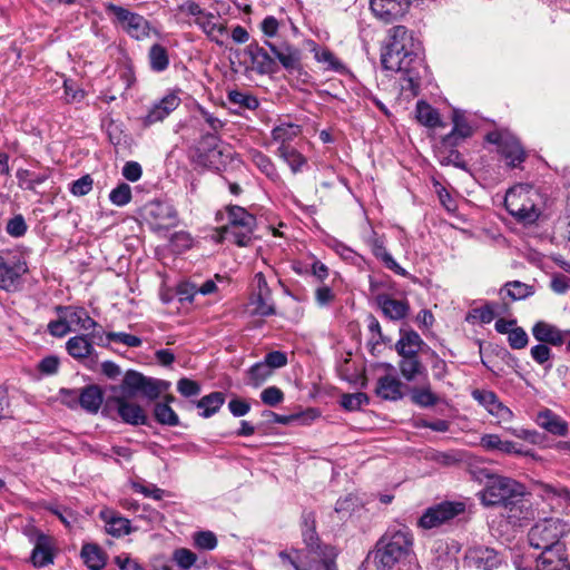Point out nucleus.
<instances>
[{
    "mask_svg": "<svg viewBox=\"0 0 570 570\" xmlns=\"http://www.w3.org/2000/svg\"><path fill=\"white\" fill-rule=\"evenodd\" d=\"M421 52V43L413 33L404 26H395L389 30L381 62L386 70L406 73L413 87L417 85L414 70L422 65Z\"/></svg>",
    "mask_w": 570,
    "mask_h": 570,
    "instance_id": "1",
    "label": "nucleus"
},
{
    "mask_svg": "<svg viewBox=\"0 0 570 570\" xmlns=\"http://www.w3.org/2000/svg\"><path fill=\"white\" fill-rule=\"evenodd\" d=\"M413 534L405 525L390 527L376 543L374 560L379 570H419Z\"/></svg>",
    "mask_w": 570,
    "mask_h": 570,
    "instance_id": "2",
    "label": "nucleus"
},
{
    "mask_svg": "<svg viewBox=\"0 0 570 570\" xmlns=\"http://www.w3.org/2000/svg\"><path fill=\"white\" fill-rule=\"evenodd\" d=\"M523 497L524 487L521 483L500 475L490 476L481 492L482 503L502 505L507 511L505 517L513 524L528 518L529 511Z\"/></svg>",
    "mask_w": 570,
    "mask_h": 570,
    "instance_id": "3",
    "label": "nucleus"
},
{
    "mask_svg": "<svg viewBox=\"0 0 570 570\" xmlns=\"http://www.w3.org/2000/svg\"><path fill=\"white\" fill-rule=\"evenodd\" d=\"M504 206L518 222L533 224L546 207V197L534 186L519 184L507 191Z\"/></svg>",
    "mask_w": 570,
    "mask_h": 570,
    "instance_id": "4",
    "label": "nucleus"
},
{
    "mask_svg": "<svg viewBox=\"0 0 570 570\" xmlns=\"http://www.w3.org/2000/svg\"><path fill=\"white\" fill-rule=\"evenodd\" d=\"M336 550L331 546H317L316 550H284L278 553L284 570H337Z\"/></svg>",
    "mask_w": 570,
    "mask_h": 570,
    "instance_id": "5",
    "label": "nucleus"
},
{
    "mask_svg": "<svg viewBox=\"0 0 570 570\" xmlns=\"http://www.w3.org/2000/svg\"><path fill=\"white\" fill-rule=\"evenodd\" d=\"M570 532V525L559 518H546L535 522L528 532L531 548L547 551L566 548L562 539Z\"/></svg>",
    "mask_w": 570,
    "mask_h": 570,
    "instance_id": "6",
    "label": "nucleus"
},
{
    "mask_svg": "<svg viewBox=\"0 0 570 570\" xmlns=\"http://www.w3.org/2000/svg\"><path fill=\"white\" fill-rule=\"evenodd\" d=\"M181 13L190 17L189 24L197 26L206 37L218 46H224L227 37V22L218 13L204 10L195 1H186L178 6Z\"/></svg>",
    "mask_w": 570,
    "mask_h": 570,
    "instance_id": "7",
    "label": "nucleus"
},
{
    "mask_svg": "<svg viewBox=\"0 0 570 570\" xmlns=\"http://www.w3.org/2000/svg\"><path fill=\"white\" fill-rule=\"evenodd\" d=\"M57 318L48 323L47 330L55 337H63L70 332L95 330L98 324L88 312L77 306H57Z\"/></svg>",
    "mask_w": 570,
    "mask_h": 570,
    "instance_id": "8",
    "label": "nucleus"
},
{
    "mask_svg": "<svg viewBox=\"0 0 570 570\" xmlns=\"http://www.w3.org/2000/svg\"><path fill=\"white\" fill-rule=\"evenodd\" d=\"M228 223L222 227V237L238 246H247L252 239L256 218L245 208L230 206L227 208Z\"/></svg>",
    "mask_w": 570,
    "mask_h": 570,
    "instance_id": "9",
    "label": "nucleus"
},
{
    "mask_svg": "<svg viewBox=\"0 0 570 570\" xmlns=\"http://www.w3.org/2000/svg\"><path fill=\"white\" fill-rule=\"evenodd\" d=\"M28 269V263L19 250L0 249V289L18 291Z\"/></svg>",
    "mask_w": 570,
    "mask_h": 570,
    "instance_id": "10",
    "label": "nucleus"
},
{
    "mask_svg": "<svg viewBox=\"0 0 570 570\" xmlns=\"http://www.w3.org/2000/svg\"><path fill=\"white\" fill-rule=\"evenodd\" d=\"M106 12L114 18V21L131 38L142 40L149 37L151 27L148 20L141 14L130 11L127 8L115 3L105 6Z\"/></svg>",
    "mask_w": 570,
    "mask_h": 570,
    "instance_id": "11",
    "label": "nucleus"
},
{
    "mask_svg": "<svg viewBox=\"0 0 570 570\" xmlns=\"http://www.w3.org/2000/svg\"><path fill=\"white\" fill-rule=\"evenodd\" d=\"M487 140L497 145L498 151L510 168H518L525 160V151L512 134L501 130L491 131L487 135Z\"/></svg>",
    "mask_w": 570,
    "mask_h": 570,
    "instance_id": "12",
    "label": "nucleus"
},
{
    "mask_svg": "<svg viewBox=\"0 0 570 570\" xmlns=\"http://www.w3.org/2000/svg\"><path fill=\"white\" fill-rule=\"evenodd\" d=\"M465 511L462 502L444 501L428 508L419 519V527L425 530L438 528Z\"/></svg>",
    "mask_w": 570,
    "mask_h": 570,
    "instance_id": "13",
    "label": "nucleus"
},
{
    "mask_svg": "<svg viewBox=\"0 0 570 570\" xmlns=\"http://www.w3.org/2000/svg\"><path fill=\"white\" fill-rule=\"evenodd\" d=\"M413 0H370V8L375 18L391 23L403 18Z\"/></svg>",
    "mask_w": 570,
    "mask_h": 570,
    "instance_id": "14",
    "label": "nucleus"
},
{
    "mask_svg": "<svg viewBox=\"0 0 570 570\" xmlns=\"http://www.w3.org/2000/svg\"><path fill=\"white\" fill-rule=\"evenodd\" d=\"M180 105V98L170 92L150 105L145 116L139 121L145 128L164 121Z\"/></svg>",
    "mask_w": 570,
    "mask_h": 570,
    "instance_id": "15",
    "label": "nucleus"
},
{
    "mask_svg": "<svg viewBox=\"0 0 570 570\" xmlns=\"http://www.w3.org/2000/svg\"><path fill=\"white\" fill-rule=\"evenodd\" d=\"M111 404H115L117 413L122 422L130 425H144L147 423V415L144 409L139 404L127 400L125 395L115 396L112 400H108L106 402V407H110Z\"/></svg>",
    "mask_w": 570,
    "mask_h": 570,
    "instance_id": "16",
    "label": "nucleus"
},
{
    "mask_svg": "<svg viewBox=\"0 0 570 570\" xmlns=\"http://www.w3.org/2000/svg\"><path fill=\"white\" fill-rule=\"evenodd\" d=\"M33 543L30 560L35 567L42 568L53 563L56 541L52 537L42 532L36 533L31 539Z\"/></svg>",
    "mask_w": 570,
    "mask_h": 570,
    "instance_id": "17",
    "label": "nucleus"
},
{
    "mask_svg": "<svg viewBox=\"0 0 570 570\" xmlns=\"http://www.w3.org/2000/svg\"><path fill=\"white\" fill-rule=\"evenodd\" d=\"M250 59L252 69L258 75H272L277 71L276 60L257 42H250L244 50Z\"/></svg>",
    "mask_w": 570,
    "mask_h": 570,
    "instance_id": "18",
    "label": "nucleus"
},
{
    "mask_svg": "<svg viewBox=\"0 0 570 570\" xmlns=\"http://www.w3.org/2000/svg\"><path fill=\"white\" fill-rule=\"evenodd\" d=\"M465 559L470 567L478 570H494L502 561L498 552L488 547H474L469 549Z\"/></svg>",
    "mask_w": 570,
    "mask_h": 570,
    "instance_id": "19",
    "label": "nucleus"
},
{
    "mask_svg": "<svg viewBox=\"0 0 570 570\" xmlns=\"http://www.w3.org/2000/svg\"><path fill=\"white\" fill-rule=\"evenodd\" d=\"M367 244L371 247L372 254L383 263V265L402 277H409L410 274L406 269H404L389 253L385 247V240L382 236H379L376 233H373L372 236L367 239Z\"/></svg>",
    "mask_w": 570,
    "mask_h": 570,
    "instance_id": "20",
    "label": "nucleus"
},
{
    "mask_svg": "<svg viewBox=\"0 0 570 570\" xmlns=\"http://www.w3.org/2000/svg\"><path fill=\"white\" fill-rule=\"evenodd\" d=\"M531 333L540 343L561 346L567 341L569 330H561L551 323L539 321L532 326Z\"/></svg>",
    "mask_w": 570,
    "mask_h": 570,
    "instance_id": "21",
    "label": "nucleus"
},
{
    "mask_svg": "<svg viewBox=\"0 0 570 570\" xmlns=\"http://www.w3.org/2000/svg\"><path fill=\"white\" fill-rule=\"evenodd\" d=\"M537 570H570L567 549L542 551L535 559Z\"/></svg>",
    "mask_w": 570,
    "mask_h": 570,
    "instance_id": "22",
    "label": "nucleus"
},
{
    "mask_svg": "<svg viewBox=\"0 0 570 570\" xmlns=\"http://www.w3.org/2000/svg\"><path fill=\"white\" fill-rule=\"evenodd\" d=\"M265 45L286 70L293 71L299 68L302 51L298 48L288 43L276 46L268 40Z\"/></svg>",
    "mask_w": 570,
    "mask_h": 570,
    "instance_id": "23",
    "label": "nucleus"
},
{
    "mask_svg": "<svg viewBox=\"0 0 570 570\" xmlns=\"http://www.w3.org/2000/svg\"><path fill=\"white\" fill-rule=\"evenodd\" d=\"M429 569L430 570H455L456 558L450 552L445 542L438 541L433 544L430 552Z\"/></svg>",
    "mask_w": 570,
    "mask_h": 570,
    "instance_id": "24",
    "label": "nucleus"
},
{
    "mask_svg": "<svg viewBox=\"0 0 570 570\" xmlns=\"http://www.w3.org/2000/svg\"><path fill=\"white\" fill-rule=\"evenodd\" d=\"M534 422L547 432L566 436L568 434V423L550 409L539 411L534 417Z\"/></svg>",
    "mask_w": 570,
    "mask_h": 570,
    "instance_id": "25",
    "label": "nucleus"
},
{
    "mask_svg": "<svg viewBox=\"0 0 570 570\" xmlns=\"http://www.w3.org/2000/svg\"><path fill=\"white\" fill-rule=\"evenodd\" d=\"M99 517L105 522L107 533L112 537L129 534L131 531L130 521L127 518L121 517L115 510L108 508L102 509Z\"/></svg>",
    "mask_w": 570,
    "mask_h": 570,
    "instance_id": "26",
    "label": "nucleus"
},
{
    "mask_svg": "<svg viewBox=\"0 0 570 570\" xmlns=\"http://www.w3.org/2000/svg\"><path fill=\"white\" fill-rule=\"evenodd\" d=\"M376 303L390 320L399 321L407 315L409 304L406 301L394 299L387 294H380L376 296Z\"/></svg>",
    "mask_w": 570,
    "mask_h": 570,
    "instance_id": "27",
    "label": "nucleus"
},
{
    "mask_svg": "<svg viewBox=\"0 0 570 570\" xmlns=\"http://www.w3.org/2000/svg\"><path fill=\"white\" fill-rule=\"evenodd\" d=\"M480 445L487 451H499L504 454H528V452H523L517 443L508 440H501L497 434L483 435L480 440Z\"/></svg>",
    "mask_w": 570,
    "mask_h": 570,
    "instance_id": "28",
    "label": "nucleus"
},
{
    "mask_svg": "<svg viewBox=\"0 0 570 570\" xmlns=\"http://www.w3.org/2000/svg\"><path fill=\"white\" fill-rule=\"evenodd\" d=\"M91 337L97 340L100 345H107L114 342L128 347H139L142 344L140 337L125 332H108L104 334L102 332L97 331L91 333Z\"/></svg>",
    "mask_w": 570,
    "mask_h": 570,
    "instance_id": "29",
    "label": "nucleus"
},
{
    "mask_svg": "<svg viewBox=\"0 0 570 570\" xmlns=\"http://www.w3.org/2000/svg\"><path fill=\"white\" fill-rule=\"evenodd\" d=\"M424 345L423 340L415 331H404L401 332L395 350L400 356L419 355Z\"/></svg>",
    "mask_w": 570,
    "mask_h": 570,
    "instance_id": "30",
    "label": "nucleus"
},
{
    "mask_svg": "<svg viewBox=\"0 0 570 570\" xmlns=\"http://www.w3.org/2000/svg\"><path fill=\"white\" fill-rule=\"evenodd\" d=\"M375 392L377 396L390 400V401H396L402 399V382L392 375H384L379 379Z\"/></svg>",
    "mask_w": 570,
    "mask_h": 570,
    "instance_id": "31",
    "label": "nucleus"
},
{
    "mask_svg": "<svg viewBox=\"0 0 570 570\" xmlns=\"http://www.w3.org/2000/svg\"><path fill=\"white\" fill-rule=\"evenodd\" d=\"M252 315L267 317L276 314V307L269 294H252L248 302Z\"/></svg>",
    "mask_w": 570,
    "mask_h": 570,
    "instance_id": "32",
    "label": "nucleus"
},
{
    "mask_svg": "<svg viewBox=\"0 0 570 570\" xmlns=\"http://www.w3.org/2000/svg\"><path fill=\"white\" fill-rule=\"evenodd\" d=\"M302 132V128L297 124L293 122H279L272 130L273 141L279 144L278 147H289L291 141L298 137Z\"/></svg>",
    "mask_w": 570,
    "mask_h": 570,
    "instance_id": "33",
    "label": "nucleus"
},
{
    "mask_svg": "<svg viewBox=\"0 0 570 570\" xmlns=\"http://www.w3.org/2000/svg\"><path fill=\"white\" fill-rule=\"evenodd\" d=\"M66 350L76 360L89 357L95 351L92 342L86 335L70 337L66 343Z\"/></svg>",
    "mask_w": 570,
    "mask_h": 570,
    "instance_id": "34",
    "label": "nucleus"
},
{
    "mask_svg": "<svg viewBox=\"0 0 570 570\" xmlns=\"http://www.w3.org/2000/svg\"><path fill=\"white\" fill-rule=\"evenodd\" d=\"M80 395V406L89 412L97 413L100 409L104 396L99 386L97 385H88L79 391Z\"/></svg>",
    "mask_w": 570,
    "mask_h": 570,
    "instance_id": "35",
    "label": "nucleus"
},
{
    "mask_svg": "<svg viewBox=\"0 0 570 570\" xmlns=\"http://www.w3.org/2000/svg\"><path fill=\"white\" fill-rule=\"evenodd\" d=\"M401 375L407 381L412 382L417 376L426 373L425 366L420 361L419 355L401 356L399 362Z\"/></svg>",
    "mask_w": 570,
    "mask_h": 570,
    "instance_id": "36",
    "label": "nucleus"
},
{
    "mask_svg": "<svg viewBox=\"0 0 570 570\" xmlns=\"http://www.w3.org/2000/svg\"><path fill=\"white\" fill-rule=\"evenodd\" d=\"M175 400L174 396H166L165 402H158L154 407V416L159 424L168 426H177L179 424V417L176 412L169 405Z\"/></svg>",
    "mask_w": 570,
    "mask_h": 570,
    "instance_id": "37",
    "label": "nucleus"
},
{
    "mask_svg": "<svg viewBox=\"0 0 570 570\" xmlns=\"http://www.w3.org/2000/svg\"><path fill=\"white\" fill-rule=\"evenodd\" d=\"M81 558L89 570H101L106 564V556L97 544H85L81 549Z\"/></svg>",
    "mask_w": 570,
    "mask_h": 570,
    "instance_id": "38",
    "label": "nucleus"
},
{
    "mask_svg": "<svg viewBox=\"0 0 570 570\" xmlns=\"http://www.w3.org/2000/svg\"><path fill=\"white\" fill-rule=\"evenodd\" d=\"M535 293L534 286L522 283L520 281H512L504 284L500 294L502 297H509L512 301L525 299Z\"/></svg>",
    "mask_w": 570,
    "mask_h": 570,
    "instance_id": "39",
    "label": "nucleus"
},
{
    "mask_svg": "<svg viewBox=\"0 0 570 570\" xmlns=\"http://www.w3.org/2000/svg\"><path fill=\"white\" fill-rule=\"evenodd\" d=\"M276 155L283 159L291 168L293 174H297L302 171L303 167L306 165V158L294 147H278L276 150Z\"/></svg>",
    "mask_w": 570,
    "mask_h": 570,
    "instance_id": "40",
    "label": "nucleus"
},
{
    "mask_svg": "<svg viewBox=\"0 0 570 570\" xmlns=\"http://www.w3.org/2000/svg\"><path fill=\"white\" fill-rule=\"evenodd\" d=\"M225 395L222 392H213L208 395L203 396L197 401L196 406L202 410L200 415L203 417H210L214 415L224 404Z\"/></svg>",
    "mask_w": 570,
    "mask_h": 570,
    "instance_id": "41",
    "label": "nucleus"
},
{
    "mask_svg": "<svg viewBox=\"0 0 570 570\" xmlns=\"http://www.w3.org/2000/svg\"><path fill=\"white\" fill-rule=\"evenodd\" d=\"M416 118L425 127L436 128L442 126L439 111L424 101L416 104Z\"/></svg>",
    "mask_w": 570,
    "mask_h": 570,
    "instance_id": "42",
    "label": "nucleus"
},
{
    "mask_svg": "<svg viewBox=\"0 0 570 570\" xmlns=\"http://www.w3.org/2000/svg\"><path fill=\"white\" fill-rule=\"evenodd\" d=\"M273 371L262 361L252 365L246 372V384L253 387H259L272 375Z\"/></svg>",
    "mask_w": 570,
    "mask_h": 570,
    "instance_id": "43",
    "label": "nucleus"
},
{
    "mask_svg": "<svg viewBox=\"0 0 570 570\" xmlns=\"http://www.w3.org/2000/svg\"><path fill=\"white\" fill-rule=\"evenodd\" d=\"M150 68L156 72L166 70L169 66V57L165 47L159 43L151 46L148 52Z\"/></svg>",
    "mask_w": 570,
    "mask_h": 570,
    "instance_id": "44",
    "label": "nucleus"
},
{
    "mask_svg": "<svg viewBox=\"0 0 570 570\" xmlns=\"http://www.w3.org/2000/svg\"><path fill=\"white\" fill-rule=\"evenodd\" d=\"M411 400L421 407H430L436 404L438 396L432 392L429 384L411 390Z\"/></svg>",
    "mask_w": 570,
    "mask_h": 570,
    "instance_id": "45",
    "label": "nucleus"
},
{
    "mask_svg": "<svg viewBox=\"0 0 570 570\" xmlns=\"http://www.w3.org/2000/svg\"><path fill=\"white\" fill-rule=\"evenodd\" d=\"M48 177V174H35L28 169L17 170L19 186L28 190H35L36 187L43 184Z\"/></svg>",
    "mask_w": 570,
    "mask_h": 570,
    "instance_id": "46",
    "label": "nucleus"
},
{
    "mask_svg": "<svg viewBox=\"0 0 570 570\" xmlns=\"http://www.w3.org/2000/svg\"><path fill=\"white\" fill-rule=\"evenodd\" d=\"M146 376L136 371H128L122 380L121 389L124 394L132 396L140 392L142 384L145 383Z\"/></svg>",
    "mask_w": 570,
    "mask_h": 570,
    "instance_id": "47",
    "label": "nucleus"
},
{
    "mask_svg": "<svg viewBox=\"0 0 570 570\" xmlns=\"http://www.w3.org/2000/svg\"><path fill=\"white\" fill-rule=\"evenodd\" d=\"M228 101L242 109L255 110L258 106V99L245 91L230 90L227 95Z\"/></svg>",
    "mask_w": 570,
    "mask_h": 570,
    "instance_id": "48",
    "label": "nucleus"
},
{
    "mask_svg": "<svg viewBox=\"0 0 570 570\" xmlns=\"http://www.w3.org/2000/svg\"><path fill=\"white\" fill-rule=\"evenodd\" d=\"M530 355L535 363L543 366L546 370H550L552 367V351L548 344L540 343L532 346Z\"/></svg>",
    "mask_w": 570,
    "mask_h": 570,
    "instance_id": "49",
    "label": "nucleus"
},
{
    "mask_svg": "<svg viewBox=\"0 0 570 570\" xmlns=\"http://www.w3.org/2000/svg\"><path fill=\"white\" fill-rule=\"evenodd\" d=\"M452 130L459 134L461 137H471L473 134V128L470 125L466 115L463 110L454 109L452 114Z\"/></svg>",
    "mask_w": 570,
    "mask_h": 570,
    "instance_id": "50",
    "label": "nucleus"
},
{
    "mask_svg": "<svg viewBox=\"0 0 570 570\" xmlns=\"http://www.w3.org/2000/svg\"><path fill=\"white\" fill-rule=\"evenodd\" d=\"M252 160L259 168V170L271 179H276L278 177L276 167L268 156L261 151H253Z\"/></svg>",
    "mask_w": 570,
    "mask_h": 570,
    "instance_id": "51",
    "label": "nucleus"
},
{
    "mask_svg": "<svg viewBox=\"0 0 570 570\" xmlns=\"http://www.w3.org/2000/svg\"><path fill=\"white\" fill-rule=\"evenodd\" d=\"M109 200L119 207L126 206L131 200V188L128 184L121 183L109 194Z\"/></svg>",
    "mask_w": 570,
    "mask_h": 570,
    "instance_id": "52",
    "label": "nucleus"
},
{
    "mask_svg": "<svg viewBox=\"0 0 570 570\" xmlns=\"http://www.w3.org/2000/svg\"><path fill=\"white\" fill-rule=\"evenodd\" d=\"M194 546L200 550L212 551L217 547V538L212 531H198L193 535Z\"/></svg>",
    "mask_w": 570,
    "mask_h": 570,
    "instance_id": "53",
    "label": "nucleus"
},
{
    "mask_svg": "<svg viewBox=\"0 0 570 570\" xmlns=\"http://www.w3.org/2000/svg\"><path fill=\"white\" fill-rule=\"evenodd\" d=\"M173 559L184 570L190 569L197 561V556L186 548H179L174 551Z\"/></svg>",
    "mask_w": 570,
    "mask_h": 570,
    "instance_id": "54",
    "label": "nucleus"
},
{
    "mask_svg": "<svg viewBox=\"0 0 570 570\" xmlns=\"http://www.w3.org/2000/svg\"><path fill=\"white\" fill-rule=\"evenodd\" d=\"M466 137H461L455 131L451 130L448 135H445L441 140V147L450 153V157L454 156L459 158V153L455 150L458 146H460Z\"/></svg>",
    "mask_w": 570,
    "mask_h": 570,
    "instance_id": "55",
    "label": "nucleus"
},
{
    "mask_svg": "<svg viewBox=\"0 0 570 570\" xmlns=\"http://www.w3.org/2000/svg\"><path fill=\"white\" fill-rule=\"evenodd\" d=\"M27 224L22 215H16L11 219L8 220L6 226V232L12 237H21L27 232Z\"/></svg>",
    "mask_w": 570,
    "mask_h": 570,
    "instance_id": "56",
    "label": "nucleus"
},
{
    "mask_svg": "<svg viewBox=\"0 0 570 570\" xmlns=\"http://www.w3.org/2000/svg\"><path fill=\"white\" fill-rule=\"evenodd\" d=\"M261 400L268 406H276L284 401V393L277 386H268L262 391Z\"/></svg>",
    "mask_w": 570,
    "mask_h": 570,
    "instance_id": "57",
    "label": "nucleus"
},
{
    "mask_svg": "<svg viewBox=\"0 0 570 570\" xmlns=\"http://www.w3.org/2000/svg\"><path fill=\"white\" fill-rule=\"evenodd\" d=\"M508 342L512 348L521 350L528 345L529 337L522 327H514L508 335Z\"/></svg>",
    "mask_w": 570,
    "mask_h": 570,
    "instance_id": "58",
    "label": "nucleus"
},
{
    "mask_svg": "<svg viewBox=\"0 0 570 570\" xmlns=\"http://www.w3.org/2000/svg\"><path fill=\"white\" fill-rule=\"evenodd\" d=\"M336 298L334 291L326 284H322L315 289V301L318 306L325 307Z\"/></svg>",
    "mask_w": 570,
    "mask_h": 570,
    "instance_id": "59",
    "label": "nucleus"
},
{
    "mask_svg": "<svg viewBox=\"0 0 570 570\" xmlns=\"http://www.w3.org/2000/svg\"><path fill=\"white\" fill-rule=\"evenodd\" d=\"M94 180L89 175H85L70 185V193L75 196H85L92 189Z\"/></svg>",
    "mask_w": 570,
    "mask_h": 570,
    "instance_id": "60",
    "label": "nucleus"
},
{
    "mask_svg": "<svg viewBox=\"0 0 570 570\" xmlns=\"http://www.w3.org/2000/svg\"><path fill=\"white\" fill-rule=\"evenodd\" d=\"M498 315V304L490 303L473 309V317H478L481 323L489 324Z\"/></svg>",
    "mask_w": 570,
    "mask_h": 570,
    "instance_id": "61",
    "label": "nucleus"
},
{
    "mask_svg": "<svg viewBox=\"0 0 570 570\" xmlns=\"http://www.w3.org/2000/svg\"><path fill=\"white\" fill-rule=\"evenodd\" d=\"M263 362L274 372L287 365V355L282 351H273L265 355Z\"/></svg>",
    "mask_w": 570,
    "mask_h": 570,
    "instance_id": "62",
    "label": "nucleus"
},
{
    "mask_svg": "<svg viewBox=\"0 0 570 570\" xmlns=\"http://www.w3.org/2000/svg\"><path fill=\"white\" fill-rule=\"evenodd\" d=\"M177 391L185 397L196 396L200 393V385L196 381L183 377L177 382Z\"/></svg>",
    "mask_w": 570,
    "mask_h": 570,
    "instance_id": "63",
    "label": "nucleus"
},
{
    "mask_svg": "<svg viewBox=\"0 0 570 570\" xmlns=\"http://www.w3.org/2000/svg\"><path fill=\"white\" fill-rule=\"evenodd\" d=\"M472 395L476 401H479L481 405H483L489 411V413L492 411V409L499 401L498 396L492 391L475 390L472 393Z\"/></svg>",
    "mask_w": 570,
    "mask_h": 570,
    "instance_id": "64",
    "label": "nucleus"
}]
</instances>
